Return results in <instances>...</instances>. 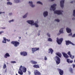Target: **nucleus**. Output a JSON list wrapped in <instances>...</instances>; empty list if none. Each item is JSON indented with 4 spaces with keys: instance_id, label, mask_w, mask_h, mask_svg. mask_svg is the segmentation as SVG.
<instances>
[{
    "instance_id": "nucleus-48",
    "label": "nucleus",
    "mask_w": 75,
    "mask_h": 75,
    "mask_svg": "<svg viewBox=\"0 0 75 75\" xmlns=\"http://www.w3.org/2000/svg\"><path fill=\"white\" fill-rule=\"evenodd\" d=\"M72 35V33H71V34L69 35Z\"/></svg>"
},
{
    "instance_id": "nucleus-5",
    "label": "nucleus",
    "mask_w": 75,
    "mask_h": 75,
    "mask_svg": "<svg viewBox=\"0 0 75 75\" xmlns=\"http://www.w3.org/2000/svg\"><path fill=\"white\" fill-rule=\"evenodd\" d=\"M62 12H63V11L58 10V11H56L54 12V14H57L58 15H59L60 14H62Z\"/></svg>"
},
{
    "instance_id": "nucleus-47",
    "label": "nucleus",
    "mask_w": 75,
    "mask_h": 75,
    "mask_svg": "<svg viewBox=\"0 0 75 75\" xmlns=\"http://www.w3.org/2000/svg\"><path fill=\"white\" fill-rule=\"evenodd\" d=\"M12 15V13H9V15H10V16H11V15Z\"/></svg>"
},
{
    "instance_id": "nucleus-10",
    "label": "nucleus",
    "mask_w": 75,
    "mask_h": 75,
    "mask_svg": "<svg viewBox=\"0 0 75 75\" xmlns=\"http://www.w3.org/2000/svg\"><path fill=\"white\" fill-rule=\"evenodd\" d=\"M21 55H23V56H27V52H26L23 51L20 52Z\"/></svg>"
},
{
    "instance_id": "nucleus-22",
    "label": "nucleus",
    "mask_w": 75,
    "mask_h": 75,
    "mask_svg": "<svg viewBox=\"0 0 75 75\" xmlns=\"http://www.w3.org/2000/svg\"><path fill=\"white\" fill-rule=\"evenodd\" d=\"M31 64H37V62L33 60L31 61Z\"/></svg>"
},
{
    "instance_id": "nucleus-12",
    "label": "nucleus",
    "mask_w": 75,
    "mask_h": 75,
    "mask_svg": "<svg viewBox=\"0 0 75 75\" xmlns=\"http://www.w3.org/2000/svg\"><path fill=\"white\" fill-rule=\"evenodd\" d=\"M57 6V4H54L51 6V7L52 8L53 11H55V9H56L55 6Z\"/></svg>"
},
{
    "instance_id": "nucleus-15",
    "label": "nucleus",
    "mask_w": 75,
    "mask_h": 75,
    "mask_svg": "<svg viewBox=\"0 0 75 75\" xmlns=\"http://www.w3.org/2000/svg\"><path fill=\"white\" fill-rule=\"evenodd\" d=\"M19 71H18V73L20 75H23V71H22L21 69L19 68Z\"/></svg>"
},
{
    "instance_id": "nucleus-31",
    "label": "nucleus",
    "mask_w": 75,
    "mask_h": 75,
    "mask_svg": "<svg viewBox=\"0 0 75 75\" xmlns=\"http://www.w3.org/2000/svg\"><path fill=\"white\" fill-rule=\"evenodd\" d=\"M37 4H41V5H42V3L40 1H38L37 3Z\"/></svg>"
},
{
    "instance_id": "nucleus-59",
    "label": "nucleus",
    "mask_w": 75,
    "mask_h": 75,
    "mask_svg": "<svg viewBox=\"0 0 75 75\" xmlns=\"http://www.w3.org/2000/svg\"><path fill=\"white\" fill-rule=\"evenodd\" d=\"M16 75H18L17 74H16Z\"/></svg>"
},
{
    "instance_id": "nucleus-27",
    "label": "nucleus",
    "mask_w": 75,
    "mask_h": 75,
    "mask_svg": "<svg viewBox=\"0 0 75 75\" xmlns=\"http://www.w3.org/2000/svg\"><path fill=\"white\" fill-rule=\"evenodd\" d=\"M63 29H64V28H62L60 30L59 32H60V33H63Z\"/></svg>"
},
{
    "instance_id": "nucleus-50",
    "label": "nucleus",
    "mask_w": 75,
    "mask_h": 75,
    "mask_svg": "<svg viewBox=\"0 0 75 75\" xmlns=\"http://www.w3.org/2000/svg\"><path fill=\"white\" fill-rule=\"evenodd\" d=\"M7 72V69H6L5 70V72Z\"/></svg>"
},
{
    "instance_id": "nucleus-24",
    "label": "nucleus",
    "mask_w": 75,
    "mask_h": 75,
    "mask_svg": "<svg viewBox=\"0 0 75 75\" xmlns=\"http://www.w3.org/2000/svg\"><path fill=\"white\" fill-rule=\"evenodd\" d=\"M69 71L71 72V73H73V69L71 68H70L69 69Z\"/></svg>"
},
{
    "instance_id": "nucleus-61",
    "label": "nucleus",
    "mask_w": 75,
    "mask_h": 75,
    "mask_svg": "<svg viewBox=\"0 0 75 75\" xmlns=\"http://www.w3.org/2000/svg\"><path fill=\"white\" fill-rule=\"evenodd\" d=\"M49 53H50V52H49Z\"/></svg>"
},
{
    "instance_id": "nucleus-21",
    "label": "nucleus",
    "mask_w": 75,
    "mask_h": 75,
    "mask_svg": "<svg viewBox=\"0 0 75 75\" xmlns=\"http://www.w3.org/2000/svg\"><path fill=\"white\" fill-rule=\"evenodd\" d=\"M56 54L57 55V56H58V57H59L60 58H61V57L62 54L61 53L57 52L56 53Z\"/></svg>"
},
{
    "instance_id": "nucleus-34",
    "label": "nucleus",
    "mask_w": 75,
    "mask_h": 75,
    "mask_svg": "<svg viewBox=\"0 0 75 75\" xmlns=\"http://www.w3.org/2000/svg\"><path fill=\"white\" fill-rule=\"evenodd\" d=\"M73 16H74V17H75V10H74L73 11Z\"/></svg>"
},
{
    "instance_id": "nucleus-14",
    "label": "nucleus",
    "mask_w": 75,
    "mask_h": 75,
    "mask_svg": "<svg viewBox=\"0 0 75 75\" xmlns=\"http://www.w3.org/2000/svg\"><path fill=\"white\" fill-rule=\"evenodd\" d=\"M62 54L64 58H69V56L67 54L63 52Z\"/></svg>"
},
{
    "instance_id": "nucleus-16",
    "label": "nucleus",
    "mask_w": 75,
    "mask_h": 75,
    "mask_svg": "<svg viewBox=\"0 0 75 75\" xmlns=\"http://www.w3.org/2000/svg\"><path fill=\"white\" fill-rule=\"evenodd\" d=\"M10 56L9 54L6 53V54L4 55V57L6 58H7V57H9Z\"/></svg>"
},
{
    "instance_id": "nucleus-26",
    "label": "nucleus",
    "mask_w": 75,
    "mask_h": 75,
    "mask_svg": "<svg viewBox=\"0 0 75 75\" xmlns=\"http://www.w3.org/2000/svg\"><path fill=\"white\" fill-rule=\"evenodd\" d=\"M70 57L71 58V59H73L74 58H75V56H72L71 54L70 56Z\"/></svg>"
},
{
    "instance_id": "nucleus-20",
    "label": "nucleus",
    "mask_w": 75,
    "mask_h": 75,
    "mask_svg": "<svg viewBox=\"0 0 75 75\" xmlns=\"http://www.w3.org/2000/svg\"><path fill=\"white\" fill-rule=\"evenodd\" d=\"M43 16L45 17L48 16V12L45 11L43 13Z\"/></svg>"
},
{
    "instance_id": "nucleus-55",
    "label": "nucleus",
    "mask_w": 75,
    "mask_h": 75,
    "mask_svg": "<svg viewBox=\"0 0 75 75\" xmlns=\"http://www.w3.org/2000/svg\"><path fill=\"white\" fill-rule=\"evenodd\" d=\"M28 74H31V73H30V72H29Z\"/></svg>"
},
{
    "instance_id": "nucleus-33",
    "label": "nucleus",
    "mask_w": 75,
    "mask_h": 75,
    "mask_svg": "<svg viewBox=\"0 0 75 75\" xmlns=\"http://www.w3.org/2000/svg\"><path fill=\"white\" fill-rule=\"evenodd\" d=\"M15 2L16 3H18L20 2V0H15Z\"/></svg>"
},
{
    "instance_id": "nucleus-32",
    "label": "nucleus",
    "mask_w": 75,
    "mask_h": 75,
    "mask_svg": "<svg viewBox=\"0 0 75 75\" xmlns=\"http://www.w3.org/2000/svg\"><path fill=\"white\" fill-rule=\"evenodd\" d=\"M7 4L8 5V4H9L10 5H12V3H11L10 2H7Z\"/></svg>"
},
{
    "instance_id": "nucleus-54",
    "label": "nucleus",
    "mask_w": 75,
    "mask_h": 75,
    "mask_svg": "<svg viewBox=\"0 0 75 75\" xmlns=\"http://www.w3.org/2000/svg\"><path fill=\"white\" fill-rule=\"evenodd\" d=\"M19 39H21V37H19Z\"/></svg>"
},
{
    "instance_id": "nucleus-19",
    "label": "nucleus",
    "mask_w": 75,
    "mask_h": 75,
    "mask_svg": "<svg viewBox=\"0 0 75 75\" xmlns=\"http://www.w3.org/2000/svg\"><path fill=\"white\" fill-rule=\"evenodd\" d=\"M33 67L35 68H39L40 66L38 64H35L33 66Z\"/></svg>"
},
{
    "instance_id": "nucleus-11",
    "label": "nucleus",
    "mask_w": 75,
    "mask_h": 75,
    "mask_svg": "<svg viewBox=\"0 0 75 75\" xmlns=\"http://www.w3.org/2000/svg\"><path fill=\"white\" fill-rule=\"evenodd\" d=\"M65 0H61L60 2V6L62 8L64 7V2Z\"/></svg>"
},
{
    "instance_id": "nucleus-41",
    "label": "nucleus",
    "mask_w": 75,
    "mask_h": 75,
    "mask_svg": "<svg viewBox=\"0 0 75 75\" xmlns=\"http://www.w3.org/2000/svg\"><path fill=\"white\" fill-rule=\"evenodd\" d=\"M44 59L45 60H47V57H46V56H45V58H44Z\"/></svg>"
},
{
    "instance_id": "nucleus-39",
    "label": "nucleus",
    "mask_w": 75,
    "mask_h": 75,
    "mask_svg": "<svg viewBox=\"0 0 75 75\" xmlns=\"http://www.w3.org/2000/svg\"><path fill=\"white\" fill-rule=\"evenodd\" d=\"M47 35L49 37H51V36H50V34L49 33H47Z\"/></svg>"
},
{
    "instance_id": "nucleus-52",
    "label": "nucleus",
    "mask_w": 75,
    "mask_h": 75,
    "mask_svg": "<svg viewBox=\"0 0 75 75\" xmlns=\"http://www.w3.org/2000/svg\"><path fill=\"white\" fill-rule=\"evenodd\" d=\"M40 35V33H38V36H39V35Z\"/></svg>"
},
{
    "instance_id": "nucleus-13",
    "label": "nucleus",
    "mask_w": 75,
    "mask_h": 75,
    "mask_svg": "<svg viewBox=\"0 0 75 75\" xmlns=\"http://www.w3.org/2000/svg\"><path fill=\"white\" fill-rule=\"evenodd\" d=\"M58 70L59 72L60 75H62L64 74V71L60 69H58Z\"/></svg>"
},
{
    "instance_id": "nucleus-38",
    "label": "nucleus",
    "mask_w": 75,
    "mask_h": 75,
    "mask_svg": "<svg viewBox=\"0 0 75 75\" xmlns=\"http://www.w3.org/2000/svg\"><path fill=\"white\" fill-rule=\"evenodd\" d=\"M69 59H67V62H68V63H69L70 62H69Z\"/></svg>"
},
{
    "instance_id": "nucleus-18",
    "label": "nucleus",
    "mask_w": 75,
    "mask_h": 75,
    "mask_svg": "<svg viewBox=\"0 0 75 75\" xmlns=\"http://www.w3.org/2000/svg\"><path fill=\"white\" fill-rule=\"evenodd\" d=\"M66 31L68 33H71V30L68 28H66Z\"/></svg>"
},
{
    "instance_id": "nucleus-8",
    "label": "nucleus",
    "mask_w": 75,
    "mask_h": 75,
    "mask_svg": "<svg viewBox=\"0 0 75 75\" xmlns=\"http://www.w3.org/2000/svg\"><path fill=\"white\" fill-rule=\"evenodd\" d=\"M69 44H71V45H75V44L72 43L69 40L66 41V44L67 45H69Z\"/></svg>"
},
{
    "instance_id": "nucleus-56",
    "label": "nucleus",
    "mask_w": 75,
    "mask_h": 75,
    "mask_svg": "<svg viewBox=\"0 0 75 75\" xmlns=\"http://www.w3.org/2000/svg\"><path fill=\"white\" fill-rule=\"evenodd\" d=\"M52 1H54L55 0H51Z\"/></svg>"
},
{
    "instance_id": "nucleus-23",
    "label": "nucleus",
    "mask_w": 75,
    "mask_h": 75,
    "mask_svg": "<svg viewBox=\"0 0 75 75\" xmlns=\"http://www.w3.org/2000/svg\"><path fill=\"white\" fill-rule=\"evenodd\" d=\"M49 50L50 51V52L51 54H52L53 53V52H54V50L51 48H50L49 49Z\"/></svg>"
},
{
    "instance_id": "nucleus-2",
    "label": "nucleus",
    "mask_w": 75,
    "mask_h": 75,
    "mask_svg": "<svg viewBox=\"0 0 75 75\" xmlns=\"http://www.w3.org/2000/svg\"><path fill=\"white\" fill-rule=\"evenodd\" d=\"M11 44L14 45L16 47L20 45V42L16 41H12L11 42Z\"/></svg>"
},
{
    "instance_id": "nucleus-4",
    "label": "nucleus",
    "mask_w": 75,
    "mask_h": 75,
    "mask_svg": "<svg viewBox=\"0 0 75 75\" xmlns=\"http://www.w3.org/2000/svg\"><path fill=\"white\" fill-rule=\"evenodd\" d=\"M55 58L56 59V63L57 64V65H58V64L60 63L61 61L60 58L57 56H56Z\"/></svg>"
},
{
    "instance_id": "nucleus-63",
    "label": "nucleus",
    "mask_w": 75,
    "mask_h": 75,
    "mask_svg": "<svg viewBox=\"0 0 75 75\" xmlns=\"http://www.w3.org/2000/svg\"><path fill=\"white\" fill-rule=\"evenodd\" d=\"M50 10H51V9H50Z\"/></svg>"
},
{
    "instance_id": "nucleus-40",
    "label": "nucleus",
    "mask_w": 75,
    "mask_h": 75,
    "mask_svg": "<svg viewBox=\"0 0 75 75\" xmlns=\"http://www.w3.org/2000/svg\"><path fill=\"white\" fill-rule=\"evenodd\" d=\"M14 21V20L13 19H12L11 20V21H9V23H11V22H12V21Z\"/></svg>"
},
{
    "instance_id": "nucleus-36",
    "label": "nucleus",
    "mask_w": 75,
    "mask_h": 75,
    "mask_svg": "<svg viewBox=\"0 0 75 75\" xmlns=\"http://www.w3.org/2000/svg\"><path fill=\"white\" fill-rule=\"evenodd\" d=\"M55 21H57V22H59V21H60L58 19H55Z\"/></svg>"
},
{
    "instance_id": "nucleus-42",
    "label": "nucleus",
    "mask_w": 75,
    "mask_h": 75,
    "mask_svg": "<svg viewBox=\"0 0 75 75\" xmlns=\"http://www.w3.org/2000/svg\"><path fill=\"white\" fill-rule=\"evenodd\" d=\"M4 33V31H1L0 32V34H1L2 33Z\"/></svg>"
},
{
    "instance_id": "nucleus-3",
    "label": "nucleus",
    "mask_w": 75,
    "mask_h": 75,
    "mask_svg": "<svg viewBox=\"0 0 75 75\" xmlns=\"http://www.w3.org/2000/svg\"><path fill=\"white\" fill-rule=\"evenodd\" d=\"M57 41L58 44H61V43H62V41H63V38H61L59 39L58 38H57Z\"/></svg>"
},
{
    "instance_id": "nucleus-43",
    "label": "nucleus",
    "mask_w": 75,
    "mask_h": 75,
    "mask_svg": "<svg viewBox=\"0 0 75 75\" xmlns=\"http://www.w3.org/2000/svg\"><path fill=\"white\" fill-rule=\"evenodd\" d=\"M72 37H75V34H73L72 36Z\"/></svg>"
},
{
    "instance_id": "nucleus-45",
    "label": "nucleus",
    "mask_w": 75,
    "mask_h": 75,
    "mask_svg": "<svg viewBox=\"0 0 75 75\" xmlns=\"http://www.w3.org/2000/svg\"><path fill=\"white\" fill-rule=\"evenodd\" d=\"M73 62V60H70V63H72Z\"/></svg>"
},
{
    "instance_id": "nucleus-7",
    "label": "nucleus",
    "mask_w": 75,
    "mask_h": 75,
    "mask_svg": "<svg viewBox=\"0 0 75 75\" xmlns=\"http://www.w3.org/2000/svg\"><path fill=\"white\" fill-rule=\"evenodd\" d=\"M20 69H21L23 72H26V71H27V69L24 66H21Z\"/></svg>"
},
{
    "instance_id": "nucleus-6",
    "label": "nucleus",
    "mask_w": 75,
    "mask_h": 75,
    "mask_svg": "<svg viewBox=\"0 0 75 75\" xmlns=\"http://www.w3.org/2000/svg\"><path fill=\"white\" fill-rule=\"evenodd\" d=\"M34 75H41V73L39 72L37 70H35L34 71Z\"/></svg>"
},
{
    "instance_id": "nucleus-37",
    "label": "nucleus",
    "mask_w": 75,
    "mask_h": 75,
    "mask_svg": "<svg viewBox=\"0 0 75 75\" xmlns=\"http://www.w3.org/2000/svg\"><path fill=\"white\" fill-rule=\"evenodd\" d=\"M11 63H12V64H14L15 63H16V61H12L11 62Z\"/></svg>"
},
{
    "instance_id": "nucleus-49",
    "label": "nucleus",
    "mask_w": 75,
    "mask_h": 75,
    "mask_svg": "<svg viewBox=\"0 0 75 75\" xmlns=\"http://www.w3.org/2000/svg\"><path fill=\"white\" fill-rule=\"evenodd\" d=\"M72 19L73 20H75V18H73Z\"/></svg>"
},
{
    "instance_id": "nucleus-30",
    "label": "nucleus",
    "mask_w": 75,
    "mask_h": 75,
    "mask_svg": "<svg viewBox=\"0 0 75 75\" xmlns=\"http://www.w3.org/2000/svg\"><path fill=\"white\" fill-rule=\"evenodd\" d=\"M6 64H4L3 67V69H5V68H6Z\"/></svg>"
},
{
    "instance_id": "nucleus-46",
    "label": "nucleus",
    "mask_w": 75,
    "mask_h": 75,
    "mask_svg": "<svg viewBox=\"0 0 75 75\" xmlns=\"http://www.w3.org/2000/svg\"><path fill=\"white\" fill-rule=\"evenodd\" d=\"M73 68H74V67H75V64L73 65Z\"/></svg>"
},
{
    "instance_id": "nucleus-57",
    "label": "nucleus",
    "mask_w": 75,
    "mask_h": 75,
    "mask_svg": "<svg viewBox=\"0 0 75 75\" xmlns=\"http://www.w3.org/2000/svg\"><path fill=\"white\" fill-rule=\"evenodd\" d=\"M60 34V33H59V34H58L57 35H59Z\"/></svg>"
},
{
    "instance_id": "nucleus-9",
    "label": "nucleus",
    "mask_w": 75,
    "mask_h": 75,
    "mask_svg": "<svg viewBox=\"0 0 75 75\" xmlns=\"http://www.w3.org/2000/svg\"><path fill=\"white\" fill-rule=\"evenodd\" d=\"M40 50V48H32V51L33 53H34L35 51H38Z\"/></svg>"
},
{
    "instance_id": "nucleus-60",
    "label": "nucleus",
    "mask_w": 75,
    "mask_h": 75,
    "mask_svg": "<svg viewBox=\"0 0 75 75\" xmlns=\"http://www.w3.org/2000/svg\"><path fill=\"white\" fill-rule=\"evenodd\" d=\"M39 33H40V31H39Z\"/></svg>"
},
{
    "instance_id": "nucleus-58",
    "label": "nucleus",
    "mask_w": 75,
    "mask_h": 75,
    "mask_svg": "<svg viewBox=\"0 0 75 75\" xmlns=\"http://www.w3.org/2000/svg\"><path fill=\"white\" fill-rule=\"evenodd\" d=\"M7 1H10V0H7Z\"/></svg>"
},
{
    "instance_id": "nucleus-25",
    "label": "nucleus",
    "mask_w": 75,
    "mask_h": 75,
    "mask_svg": "<svg viewBox=\"0 0 75 75\" xmlns=\"http://www.w3.org/2000/svg\"><path fill=\"white\" fill-rule=\"evenodd\" d=\"M4 40L3 41V43H6V39L5 38H4Z\"/></svg>"
},
{
    "instance_id": "nucleus-51",
    "label": "nucleus",
    "mask_w": 75,
    "mask_h": 75,
    "mask_svg": "<svg viewBox=\"0 0 75 75\" xmlns=\"http://www.w3.org/2000/svg\"><path fill=\"white\" fill-rule=\"evenodd\" d=\"M2 29H6V28H2Z\"/></svg>"
},
{
    "instance_id": "nucleus-29",
    "label": "nucleus",
    "mask_w": 75,
    "mask_h": 75,
    "mask_svg": "<svg viewBox=\"0 0 75 75\" xmlns=\"http://www.w3.org/2000/svg\"><path fill=\"white\" fill-rule=\"evenodd\" d=\"M48 41H50V42H52V40L50 38H49L48 39Z\"/></svg>"
},
{
    "instance_id": "nucleus-53",
    "label": "nucleus",
    "mask_w": 75,
    "mask_h": 75,
    "mask_svg": "<svg viewBox=\"0 0 75 75\" xmlns=\"http://www.w3.org/2000/svg\"><path fill=\"white\" fill-rule=\"evenodd\" d=\"M73 1H71V2H70L71 3H73Z\"/></svg>"
},
{
    "instance_id": "nucleus-28",
    "label": "nucleus",
    "mask_w": 75,
    "mask_h": 75,
    "mask_svg": "<svg viewBox=\"0 0 75 75\" xmlns=\"http://www.w3.org/2000/svg\"><path fill=\"white\" fill-rule=\"evenodd\" d=\"M28 14V13H26V14L25 15H24L23 16V18H25L26 17H27V15Z\"/></svg>"
},
{
    "instance_id": "nucleus-64",
    "label": "nucleus",
    "mask_w": 75,
    "mask_h": 75,
    "mask_svg": "<svg viewBox=\"0 0 75 75\" xmlns=\"http://www.w3.org/2000/svg\"><path fill=\"white\" fill-rule=\"evenodd\" d=\"M74 2H75V1H74Z\"/></svg>"
},
{
    "instance_id": "nucleus-44",
    "label": "nucleus",
    "mask_w": 75,
    "mask_h": 75,
    "mask_svg": "<svg viewBox=\"0 0 75 75\" xmlns=\"http://www.w3.org/2000/svg\"><path fill=\"white\" fill-rule=\"evenodd\" d=\"M2 13H5V12H0V14H2Z\"/></svg>"
},
{
    "instance_id": "nucleus-62",
    "label": "nucleus",
    "mask_w": 75,
    "mask_h": 75,
    "mask_svg": "<svg viewBox=\"0 0 75 75\" xmlns=\"http://www.w3.org/2000/svg\"><path fill=\"white\" fill-rule=\"evenodd\" d=\"M6 40H8V39H6Z\"/></svg>"
},
{
    "instance_id": "nucleus-1",
    "label": "nucleus",
    "mask_w": 75,
    "mask_h": 75,
    "mask_svg": "<svg viewBox=\"0 0 75 75\" xmlns=\"http://www.w3.org/2000/svg\"><path fill=\"white\" fill-rule=\"evenodd\" d=\"M27 23H28V24H30L31 25H35L36 27H38V24L35 23H34V21L32 20V21H27Z\"/></svg>"
},
{
    "instance_id": "nucleus-17",
    "label": "nucleus",
    "mask_w": 75,
    "mask_h": 75,
    "mask_svg": "<svg viewBox=\"0 0 75 75\" xmlns=\"http://www.w3.org/2000/svg\"><path fill=\"white\" fill-rule=\"evenodd\" d=\"M29 4H30V6H31L32 7H35V5H33V3L32 2V1H29Z\"/></svg>"
},
{
    "instance_id": "nucleus-35",
    "label": "nucleus",
    "mask_w": 75,
    "mask_h": 75,
    "mask_svg": "<svg viewBox=\"0 0 75 75\" xmlns=\"http://www.w3.org/2000/svg\"><path fill=\"white\" fill-rule=\"evenodd\" d=\"M67 54H68L69 55V56L71 55V52L70 51H69L68 53H67Z\"/></svg>"
}]
</instances>
